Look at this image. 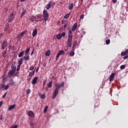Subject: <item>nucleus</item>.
<instances>
[{
  "label": "nucleus",
  "instance_id": "f257e3e1",
  "mask_svg": "<svg viewBox=\"0 0 128 128\" xmlns=\"http://www.w3.org/2000/svg\"><path fill=\"white\" fill-rule=\"evenodd\" d=\"M72 31L69 30L68 33V38L67 40V46L68 48H72Z\"/></svg>",
  "mask_w": 128,
  "mask_h": 128
},
{
  "label": "nucleus",
  "instance_id": "f03ea898",
  "mask_svg": "<svg viewBox=\"0 0 128 128\" xmlns=\"http://www.w3.org/2000/svg\"><path fill=\"white\" fill-rule=\"evenodd\" d=\"M42 16H44V19H42V20H44V22H46L48 20V11H46V10H44Z\"/></svg>",
  "mask_w": 128,
  "mask_h": 128
},
{
  "label": "nucleus",
  "instance_id": "7ed1b4c3",
  "mask_svg": "<svg viewBox=\"0 0 128 128\" xmlns=\"http://www.w3.org/2000/svg\"><path fill=\"white\" fill-rule=\"evenodd\" d=\"M8 41L4 40L1 44L2 50H4V48H6V46H8Z\"/></svg>",
  "mask_w": 128,
  "mask_h": 128
},
{
  "label": "nucleus",
  "instance_id": "20e7f679",
  "mask_svg": "<svg viewBox=\"0 0 128 128\" xmlns=\"http://www.w3.org/2000/svg\"><path fill=\"white\" fill-rule=\"evenodd\" d=\"M55 86L56 88V90H58L60 88H64V82H62L60 84H56Z\"/></svg>",
  "mask_w": 128,
  "mask_h": 128
},
{
  "label": "nucleus",
  "instance_id": "39448f33",
  "mask_svg": "<svg viewBox=\"0 0 128 128\" xmlns=\"http://www.w3.org/2000/svg\"><path fill=\"white\" fill-rule=\"evenodd\" d=\"M58 90L55 88L53 95L52 96V98H53V100H54V98H56V96H58Z\"/></svg>",
  "mask_w": 128,
  "mask_h": 128
},
{
  "label": "nucleus",
  "instance_id": "423d86ee",
  "mask_svg": "<svg viewBox=\"0 0 128 128\" xmlns=\"http://www.w3.org/2000/svg\"><path fill=\"white\" fill-rule=\"evenodd\" d=\"M52 4H54V1L49 2L48 4L46 6V10H50Z\"/></svg>",
  "mask_w": 128,
  "mask_h": 128
},
{
  "label": "nucleus",
  "instance_id": "0eeeda50",
  "mask_svg": "<svg viewBox=\"0 0 128 128\" xmlns=\"http://www.w3.org/2000/svg\"><path fill=\"white\" fill-rule=\"evenodd\" d=\"M8 82H9V84H10V86H14V79H12V78H10L9 79H8Z\"/></svg>",
  "mask_w": 128,
  "mask_h": 128
},
{
  "label": "nucleus",
  "instance_id": "6e6552de",
  "mask_svg": "<svg viewBox=\"0 0 128 128\" xmlns=\"http://www.w3.org/2000/svg\"><path fill=\"white\" fill-rule=\"evenodd\" d=\"M38 77L36 76L32 80V84H36V82H38Z\"/></svg>",
  "mask_w": 128,
  "mask_h": 128
},
{
  "label": "nucleus",
  "instance_id": "1a4fd4ad",
  "mask_svg": "<svg viewBox=\"0 0 128 128\" xmlns=\"http://www.w3.org/2000/svg\"><path fill=\"white\" fill-rule=\"evenodd\" d=\"M15 72H16V71H14L13 70H10L8 74V78H10V76H12V74H14Z\"/></svg>",
  "mask_w": 128,
  "mask_h": 128
},
{
  "label": "nucleus",
  "instance_id": "9d476101",
  "mask_svg": "<svg viewBox=\"0 0 128 128\" xmlns=\"http://www.w3.org/2000/svg\"><path fill=\"white\" fill-rule=\"evenodd\" d=\"M76 28H78V23L76 22L72 27V32L76 30Z\"/></svg>",
  "mask_w": 128,
  "mask_h": 128
},
{
  "label": "nucleus",
  "instance_id": "9b49d317",
  "mask_svg": "<svg viewBox=\"0 0 128 128\" xmlns=\"http://www.w3.org/2000/svg\"><path fill=\"white\" fill-rule=\"evenodd\" d=\"M28 116H31V118H32V116H34V112L32 110H28Z\"/></svg>",
  "mask_w": 128,
  "mask_h": 128
},
{
  "label": "nucleus",
  "instance_id": "f8f14e48",
  "mask_svg": "<svg viewBox=\"0 0 128 128\" xmlns=\"http://www.w3.org/2000/svg\"><path fill=\"white\" fill-rule=\"evenodd\" d=\"M36 34H38V29L34 28L32 33V36L34 37L36 36Z\"/></svg>",
  "mask_w": 128,
  "mask_h": 128
},
{
  "label": "nucleus",
  "instance_id": "ddd939ff",
  "mask_svg": "<svg viewBox=\"0 0 128 128\" xmlns=\"http://www.w3.org/2000/svg\"><path fill=\"white\" fill-rule=\"evenodd\" d=\"M42 18V14H38L36 16V17H35L34 19H38L39 20H40V18Z\"/></svg>",
  "mask_w": 128,
  "mask_h": 128
},
{
  "label": "nucleus",
  "instance_id": "4468645a",
  "mask_svg": "<svg viewBox=\"0 0 128 128\" xmlns=\"http://www.w3.org/2000/svg\"><path fill=\"white\" fill-rule=\"evenodd\" d=\"M128 54V49L126 50L125 51L122 52H121L122 56H126Z\"/></svg>",
  "mask_w": 128,
  "mask_h": 128
},
{
  "label": "nucleus",
  "instance_id": "2eb2a0df",
  "mask_svg": "<svg viewBox=\"0 0 128 128\" xmlns=\"http://www.w3.org/2000/svg\"><path fill=\"white\" fill-rule=\"evenodd\" d=\"M114 76H116L114 73H112L110 74V78H109L110 82H112V80H114Z\"/></svg>",
  "mask_w": 128,
  "mask_h": 128
},
{
  "label": "nucleus",
  "instance_id": "dca6fc26",
  "mask_svg": "<svg viewBox=\"0 0 128 128\" xmlns=\"http://www.w3.org/2000/svg\"><path fill=\"white\" fill-rule=\"evenodd\" d=\"M16 104L10 106L8 108V110H14L16 108Z\"/></svg>",
  "mask_w": 128,
  "mask_h": 128
},
{
  "label": "nucleus",
  "instance_id": "f3484780",
  "mask_svg": "<svg viewBox=\"0 0 128 128\" xmlns=\"http://www.w3.org/2000/svg\"><path fill=\"white\" fill-rule=\"evenodd\" d=\"M22 62H24V60H22V58H20L18 60V66H22Z\"/></svg>",
  "mask_w": 128,
  "mask_h": 128
},
{
  "label": "nucleus",
  "instance_id": "a211bd4d",
  "mask_svg": "<svg viewBox=\"0 0 128 128\" xmlns=\"http://www.w3.org/2000/svg\"><path fill=\"white\" fill-rule=\"evenodd\" d=\"M76 44H77L76 41H74L73 44H72V50H73V51L74 50V48H76Z\"/></svg>",
  "mask_w": 128,
  "mask_h": 128
},
{
  "label": "nucleus",
  "instance_id": "6ab92c4d",
  "mask_svg": "<svg viewBox=\"0 0 128 128\" xmlns=\"http://www.w3.org/2000/svg\"><path fill=\"white\" fill-rule=\"evenodd\" d=\"M24 50L20 52L18 55V58H22V56H24Z\"/></svg>",
  "mask_w": 128,
  "mask_h": 128
},
{
  "label": "nucleus",
  "instance_id": "aec40b11",
  "mask_svg": "<svg viewBox=\"0 0 128 128\" xmlns=\"http://www.w3.org/2000/svg\"><path fill=\"white\" fill-rule=\"evenodd\" d=\"M26 10H24V8H23L22 9V12L21 14V15H20V18H22V16H24V14H26Z\"/></svg>",
  "mask_w": 128,
  "mask_h": 128
},
{
  "label": "nucleus",
  "instance_id": "412c9836",
  "mask_svg": "<svg viewBox=\"0 0 128 128\" xmlns=\"http://www.w3.org/2000/svg\"><path fill=\"white\" fill-rule=\"evenodd\" d=\"M52 86V81H50L48 84H47V88H50Z\"/></svg>",
  "mask_w": 128,
  "mask_h": 128
},
{
  "label": "nucleus",
  "instance_id": "4be33fe9",
  "mask_svg": "<svg viewBox=\"0 0 128 128\" xmlns=\"http://www.w3.org/2000/svg\"><path fill=\"white\" fill-rule=\"evenodd\" d=\"M8 28H10V24L8 23H6V27L4 29V32H6V30H8Z\"/></svg>",
  "mask_w": 128,
  "mask_h": 128
},
{
  "label": "nucleus",
  "instance_id": "5701e85b",
  "mask_svg": "<svg viewBox=\"0 0 128 128\" xmlns=\"http://www.w3.org/2000/svg\"><path fill=\"white\" fill-rule=\"evenodd\" d=\"M74 8V3H71L68 6V10H72Z\"/></svg>",
  "mask_w": 128,
  "mask_h": 128
},
{
  "label": "nucleus",
  "instance_id": "b1692460",
  "mask_svg": "<svg viewBox=\"0 0 128 128\" xmlns=\"http://www.w3.org/2000/svg\"><path fill=\"white\" fill-rule=\"evenodd\" d=\"M24 60H28V58H30V54H25V56L24 57Z\"/></svg>",
  "mask_w": 128,
  "mask_h": 128
},
{
  "label": "nucleus",
  "instance_id": "393cba45",
  "mask_svg": "<svg viewBox=\"0 0 128 128\" xmlns=\"http://www.w3.org/2000/svg\"><path fill=\"white\" fill-rule=\"evenodd\" d=\"M11 68H12V70H14V72H16V66L14 64H12V66H11Z\"/></svg>",
  "mask_w": 128,
  "mask_h": 128
},
{
  "label": "nucleus",
  "instance_id": "a878e982",
  "mask_svg": "<svg viewBox=\"0 0 128 128\" xmlns=\"http://www.w3.org/2000/svg\"><path fill=\"white\" fill-rule=\"evenodd\" d=\"M2 56L4 58H6V56H8V54H6V50H4V52L2 53Z\"/></svg>",
  "mask_w": 128,
  "mask_h": 128
},
{
  "label": "nucleus",
  "instance_id": "bb28decb",
  "mask_svg": "<svg viewBox=\"0 0 128 128\" xmlns=\"http://www.w3.org/2000/svg\"><path fill=\"white\" fill-rule=\"evenodd\" d=\"M62 38V34H59L56 35L57 40H60V38Z\"/></svg>",
  "mask_w": 128,
  "mask_h": 128
},
{
  "label": "nucleus",
  "instance_id": "cd10ccee",
  "mask_svg": "<svg viewBox=\"0 0 128 128\" xmlns=\"http://www.w3.org/2000/svg\"><path fill=\"white\" fill-rule=\"evenodd\" d=\"M60 55V54H64V50H60L58 51V52Z\"/></svg>",
  "mask_w": 128,
  "mask_h": 128
},
{
  "label": "nucleus",
  "instance_id": "c85d7f7f",
  "mask_svg": "<svg viewBox=\"0 0 128 128\" xmlns=\"http://www.w3.org/2000/svg\"><path fill=\"white\" fill-rule=\"evenodd\" d=\"M34 74V71H32L29 73L30 76H32Z\"/></svg>",
  "mask_w": 128,
  "mask_h": 128
},
{
  "label": "nucleus",
  "instance_id": "c756f323",
  "mask_svg": "<svg viewBox=\"0 0 128 128\" xmlns=\"http://www.w3.org/2000/svg\"><path fill=\"white\" fill-rule=\"evenodd\" d=\"M12 20H14V18L10 17V18L8 19V22H12Z\"/></svg>",
  "mask_w": 128,
  "mask_h": 128
},
{
  "label": "nucleus",
  "instance_id": "7c9ffc66",
  "mask_svg": "<svg viewBox=\"0 0 128 128\" xmlns=\"http://www.w3.org/2000/svg\"><path fill=\"white\" fill-rule=\"evenodd\" d=\"M70 13H68V14H66L64 16V18H68V17L70 16Z\"/></svg>",
  "mask_w": 128,
  "mask_h": 128
},
{
  "label": "nucleus",
  "instance_id": "2f4dec72",
  "mask_svg": "<svg viewBox=\"0 0 128 128\" xmlns=\"http://www.w3.org/2000/svg\"><path fill=\"white\" fill-rule=\"evenodd\" d=\"M30 48H28L26 50V52H25V54H28V53L30 52Z\"/></svg>",
  "mask_w": 128,
  "mask_h": 128
},
{
  "label": "nucleus",
  "instance_id": "473e14b6",
  "mask_svg": "<svg viewBox=\"0 0 128 128\" xmlns=\"http://www.w3.org/2000/svg\"><path fill=\"white\" fill-rule=\"evenodd\" d=\"M26 30H24L22 32L21 34H20V36H24V34H26Z\"/></svg>",
  "mask_w": 128,
  "mask_h": 128
},
{
  "label": "nucleus",
  "instance_id": "72a5a7b5",
  "mask_svg": "<svg viewBox=\"0 0 128 128\" xmlns=\"http://www.w3.org/2000/svg\"><path fill=\"white\" fill-rule=\"evenodd\" d=\"M70 56H74V50H72L70 53Z\"/></svg>",
  "mask_w": 128,
  "mask_h": 128
},
{
  "label": "nucleus",
  "instance_id": "f704fd0d",
  "mask_svg": "<svg viewBox=\"0 0 128 128\" xmlns=\"http://www.w3.org/2000/svg\"><path fill=\"white\" fill-rule=\"evenodd\" d=\"M46 56H49L50 54V51L48 50V51H46V54H45Z\"/></svg>",
  "mask_w": 128,
  "mask_h": 128
},
{
  "label": "nucleus",
  "instance_id": "c9c22d12",
  "mask_svg": "<svg viewBox=\"0 0 128 128\" xmlns=\"http://www.w3.org/2000/svg\"><path fill=\"white\" fill-rule=\"evenodd\" d=\"M48 108V106H45L44 110V112H47Z\"/></svg>",
  "mask_w": 128,
  "mask_h": 128
},
{
  "label": "nucleus",
  "instance_id": "e433bc0d",
  "mask_svg": "<svg viewBox=\"0 0 128 128\" xmlns=\"http://www.w3.org/2000/svg\"><path fill=\"white\" fill-rule=\"evenodd\" d=\"M66 24V20H63L62 22V24Z\"/></svg>",
  "mask_w": 128,
  "mask_h": 128
},
{
  "label": "nucleus",
  "instance_id": "4c0bfd02",
  "mask_svg": "<svg viewBox=\"0 0 128 128\" xmlns=\"http://www.w3.org/2000/svg\"><path fill=\"white\" fill-rule=\"evenodd\" d=\"M106 44H110V40L109 39H108L107 40H106Z\"/></svg>",
  "mask_w": 128,
  "mask_h": 128
},
{
  "label": "nucleus",
  "instance_id": "58836bf2",
  "mask_svg": "<svg viewBox=\"0 0 128 128\" xmlns=\"http://www.w3.org/2000/svg\"><path fill=\"white\" fill-rule=\"evenodd\" d=\"M4 88L5 90H8V88H10V86L8 85H5Z\"/></svg>",
  "mask_w": 128,
  "mask_h": 128
},
{
  "label": "nucleus",
  "instance_id": "ea45409f",
  "mask_svg": "<svg viewBox=\"0 0 128 128\" xmlns=\"http://www.w3.org/2000/svg\"><path fill=\"white\" fill-rule=\"evenodd\" d=\"M120 70H124L126 68V66L124 65H122L120 66Z\"/></svg>",
  "mask_w": 128,
  "mask_h": 128
},
{
  "label": "nucleus",
  "instance_id": "a19ab883",
  "mask_svg": "<svg viewBox=\"0 0 128 128\" xmlns=\"http://www.w3.org/2000/svg\"><path fill=\"white\" fill-rule=\"evenodd\" d=\"M40 98L43 99L46 98V94H42L40 96Z\"/></svg>",
  "mask_w": 128,
  "mask_h": 128
},
{
  "label": "nucleus",
  "instance_id": "79ce46f5",
  "mask_svg": "<svg viewBox=\"0 0 128 128\" xmlns=\"http://www.w3.org/2000/svg\"><path fill=\"white\" fill-rule=\"evenodd\" d=\"M6 94H8V92L4 94V95L2 96V98H6Z\"/></svg>",
  "mask_w": 128,
  "mask_h": 128
},
{
  "label": "nucleus",
  "instance_id": "37998d69",
  "mask_svg": "<svg viewBox=\"0 0 128 128\" xmlns=\"http://www.w3.org/2000/svg\"><path fill=\"white\" fill-rule=\"evenodd\" d=\"M26 94H30V89H28L26 90Z\"/></svg>",
  "mask_w": 128,
  "mask_h": 128
},
{
  "label": "nucleus",
  "instance_id": "c03bdc74",
  "mask_svg": "<svg viewBox=\"0 0 128 128\" xmlns=\"http://www.w3.org/2000/svg\"><path fill=\"white\" fill-rule=\"evenodd\" d=\"M20 65H18L17 66V69H16V71L18 72V70H20Z\"/></svg>",
  "mask_w": 128,
  "mask_h": 128
},
{
  "label": "nucleus",
  "instance_id": "a18cd8bd",
  "mask_svg": "<svg viewBox=\"0 0 128 128\" xmlns=\"http://www.w3.org/2000/svg\"><path fill=\"white\" fill-rule=\"evenodd\" d=\"M60 55L58 53L56 56V60H58V58H60Z\"/></svg>",
  "mask_w": 128,
  "mask_h": 128
},
{
  "label": "nucleus",
  "instance_id": "49530a36",
  "mask_svg": "<svg viewBox=\"0 0 128 128\" xmlns=\"http://www.w3.org/2000/svg\"><path fill=\"white\" fill-rule=\"evenodd\" d=\"M8 8H5L4 10V12L6 14L8 12Z\"/></svg>",
  "mask_w": 128,
  "mask_h": 128
},
{
  "label": "nucleus",
  "instance_id": "de8ad7c7",
  "mask_svg": "<svg viewBox=\"0 0 128 128\" xmlns=\"http://www.w3.org/2000/svg\"><path fill=\"white\" fill-rule=\"evenodd\" d=\"M10 18H14V15L13 13L10 14Z\"/></svg>",
  "mask_w": 128,
  "mask_h": 128
},
{
  "label": "nucleus",
  "instance_id": "09e8293b",
  "mask_svg": "<svg viewBox=\"0 0 128 128\" xmlns=\"http://www.w3.org/2000/svg\"><path fill=\"white\" fill-rule=\"evenodd\" d=\"M84 15L82 14V15L80 16V18L81 20H84Z\"/></svg>",
  "mask_w": 128,
  "mask_h": 128
},
{
  "label": "nucleus",
  "instance_id": "8fccbe9b",
  "mask_svg": "<svg viewBox=\"0 0 128 128\" xmlns=\"http://www.w3.org/2000/svg\"><path fill=\"white\" fill-rule=\"evenodd\" d=\"M34 68V67L31 66V67L30 68V70H33Z\"/></svg>",
  "mask_w": 128,
  "mask_h": 128
},
{
  "label": "nucleus",
  "instance_id": "3c124183",
  "mask_svg": "<svg viewBox=\"0 0 128 128\" xmlns=\"http://www.w3.org/2000/svg\"><path fill=\"white\" fill-rule=\"evenodd\" d=\"M3 104H4V101L0 102V108L2 107V106Z\"/></svg>",
  "mask_w": 128,
  "mask_h": 128
},
{
  "label": "nucleus",
  "instance_id": "603ef678",
  "mask_svg": "<svg viewBox=\"0 0 128 128\" xmlns=\"http://www.w3.org/2000/svg\"><path fill=\"white\" fill-rule=\"evenodd\" d=\"M34 48H33V50L31 52L30 56H32V54H34Z\"/></svg>",
  "mask_w": 128,
  "mask_h": 128
},
{
  "label": "nucleus",
  "instance_id": "864d4df0",
  "mask_svg": "<svg viewBox=\"0 0 128 128\" xmlns=\"http://www.w3.org/2000/svg\"><path fill=\"white\" fill-rule=\"evenodd\" d=\"M128 58V55L123 58L124 60H127Z\"/></svg>",
  "mask_w": 128,
  "mask_h": 128
},
{
  "label": "nucleus",
  "instance_id": "5fc2aeb1",
  "mask_svg": "<svg viewBox=\"0 0 128 128\" xmlns=\"http://www.w3.org/2000/svg\"><path fill=\"white\" fill-rule=\"evenodd\" d=\"M38 70H40V67H37L36 70V72H38Z\"/></svg>",
  "mask_w": 128,
  "mask_h": 128
},
{
  "label": "nucleus",
  "instance_id": "6e6d98bb",
  "mask_svg": "<svg viewBox=\"0 0 128 128\" xmlns=\"http://www.w3.org/2000/svg\"><path fill=\"white\" fill-rule=\"evenodd\" d=\"M66 26H68V24H64V28H66Z\"/></svg>",
  "mask_w": 128,
  "mask_h": 128
},
{
  "label": "nucleus",
  "instance_id": "4d7b16f0",
  "mask_svg": "<svg viewBox=\"0 0 128 128\" xmlns=\"http://www.w3.org/2000/svg\"><path fill=\"white\" fill-rule=\"evenodd\" d=\"M66 36V32H64L62 33V36Z\"/></svg>",
  "mask_w": 128,
  "mask_h": 128
},
{
  "label": "nucleus",
  "instance_id": "13d9d810",
  "mask_svg": "<svg viewBox=\"0 0 128 128\" xmlns=\"http://www.w3.org/2000/svg\"><path fill=\"white\" fill-rule=\"evenodd\" d=\"M12 128H18V125H15L14 126L10 127Z\"/></svg>",
  "mask_w": 128,
  "mask_h": 128
},
{
  "label": "nucleus",
  "instance_id": "bf43d9fd",
  "mask_svg": "<svg viewBox=\"0 0 128 128\" xmlns=\"http://www.w3.org/2000/svg\"><path fill=\"white\" fill-rule=\"evenodd\" d=\"M4 86H5L4 84H2L1 85V88H4Z\"/></svg>",
  "mask_w": 128,
  "mask_h": 128
},
{
  "label": "nucleus",
  "instance_id": "052dcab7",
  "mask_svg": "<svg viewBox=\"0 0 128 128\" xmlns=\"http://www.w3.org/2000/svg\"><path fill=\"white\" fill-rule=\"evenodd\" d=\"M112 2L113 4H116V0H112Z\"/></svg>",
  "mask_w": 128,
  "mask_h": 128
},
{
  "label": "nucleus",
  "instance_id": "680f3d73",
  "mask_svg": "<svg viewBox=\"0 0 128 128\" xmlns=\"http://www.w3.org/2000/svg\"><path fill=\"white\" fill-rule=\"evenodd\" d=\"M22 36H20V35H18L17 38H19V40H20V38H22Z\"/></svg>",
  "mask_w": 128,
  "mask_h": 128
},
{
  "label": "nucleus",
  "instance_id": "e2e57ef3",
  "mask_svg": "<svg viewBox=\"0 0 128 128\" xmlns=\"http://www.w3.org/2000/svg\"><path fill=\"white\" fill-rule=\"evenodd\" d=\"M46 80H45L44 82H43V86H46Z\"/></svg>",
  "mask_w": 128,
  "mask_h": 128
},
{
  "label": "nucleus",
  "instance_id": "0e129e2a",
  "mask_svg": "<svg viewBox=\"0 0 128 128\" xmlns=\"http://www.w3.org/2000/svg\"><path fill=\"white\" fill-rule=\"evenodd\" d=\"M2 36H4V34L2 33L0 34V38H2Z\"/></svg>",
  "mask_w": 128,
  "mask_h": 128
},
{
  "label": "nucleus",
  "instance_id": "69168bd1",
  "mask_svg": "<svg viewBox=\"0 0 128 128\" xmlns=\"http://www.w3.org/2000/svg\"><path fill=\"white\" fill-rule=\"evenodd\" d=\"M30 126H34V123H32V122H30Z\"/></svg>",
  "mask_w": 128,
  "mask_h": 128
},
{
  "label": "nucleus",
  "instance_id": "338daca9",
  "mask_svg": "<svg viewBox=\"0 0 128 128\" xmlns=\"http://www.w3.org/2000/svg\"><path fill=\"white\" fill-rule=\"evenodd\" d=\"M30 20L31 22H34V18H32Z\"/></svg>",
  "mask_w": 128,
  "mask_h": 128
},
{
  "label": "nucleus",
  "instance_id": "774afa93",
  "mask_svg": "<svg viewBox=\"0 0 128 128\" xmlns=\"http://www.w3.org/2000/svg\"><path fill=\"white\" fill-rule=\"evenodd\" d=\"M96 103H95V104H94L95 108H98V106H96Z\"/></svg>",
  "mask_w": 128,
  "mask_h": 128
}]
</instances>
